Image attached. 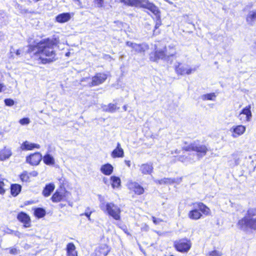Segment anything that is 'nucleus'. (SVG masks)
Listing matches in <instances>:
<instances>
[{"label":"nucleus","instance_id":"obj_14","mask_svg":"<svg viewBox=\"0 0 256 256\" xmlns=\"http://www.w3.org/2000/svg\"><path fill=\"white\" fill-rule=\"evenodd\" d=\"M128 186L130 190H133L137 194H141L144 192V188L136 182H130Z\"/></svg>","mask_w":256,"mask_h":256},{"label":"nucleus","instance_id":"obj_43","mask_svg":"<svg viewBox=\"0 0 256 256\" xmlns=\"http://www.w3.org/2000/svg\"><path fill=\"white\" fill-rule=\"evenodd\" d=\"M4 103L8 106H12L14 105V101L12 99L6 98L4 100Z\"/></svg>","mask_w":256,"mask_h":256},{"label":"nucleus","instance_id":"obj_32","mask_svg":"<svg viewBox=\"0 0 256 256\" xmlns=\"http://www.w3.org/2000/svg\"><path fill=\"white\" fill-rule=\"evenodd\" d=\"M21 186L18 184L11 185V194L13 196H16L21 190Z\"/></svg>","mask_w":256,"mask_h":256},{"label":"nucleus","instance_id":"obj_29","mask_svg":"<svg viewBox=\"0 0 256 256\" xmlns=\"http://www.w3.org/2000/svg\"><path fill=\"white\" fill-rule=\"evenodd\" d=\"M102 108L104 111L110 112H114L119 109V108L117 107L116 105L114 104H110L108 106H102Z\"/></svg>","mask_w":256,"mask_h":256},{"label":"nucleus","instance_id":"obj_54","mask_svg":"<svg viewBox=\"0 0 256 256\" xmlns=\"http://www.w3.org/2000/svg\"><path fill=\"white\" fill-rule=\"evenodd\" d=\"M238 164H239V160H238V159L236 160H235V164L236 165H238Z\"/></svg>","mask_w":256,"mask_h":256},{"label":"nucleus","instance_id":"obj_21","mask_svg":"<svg viewBox=\"0 0 256 256\" xmlns=\"http://www.w3.org/2000/svg\"><path fill=\"white\" fill-rule=\"evenodd\" d=\"M188 216L191 220H198L202 218V214L199 212L198 208H195L194 209L189 212Z\"/></svg>","mask_w":256,"mask_h":256},{"label":"nucleus","instance_id":"obj_2","mask_svg":"<svg viewBox=\"0 0 256 256\" xmlns=\"http://www.w3.org/2000/svg\"><path fill=\"white\" fill-rule=\"evenodd\" d=\"M120 1L129 6L147 8L156 16L158 20H160V12L158 8L148 0H120Z\"/></svg>","mask_w":256,"mask_h":256},{"label":"nucleus","instance_id":"obj_55","mask_svg":"<svg viewBox=\"0 0 256 256\" xmlns=\"http://www.w3.org/2000/svg\"><path fill=\"white\" fill-rule=\"evenodd\" d=\"M123 109L124 111H126L127 110V106L126 105H124L123 106Z\"/></svg>","mask_w":256,"mask_h":256},{"label":"nucleus","instance_id":"obj_3","mask_svg":"<svg viewBox=\"0 0 256 256\" xmlns=\"http://www.w3.org/2000/svg\"><path fill=\"white\" fill-rule=\"evenodd\" d=\"M182 148L186 152H194L195 153L191 154L195 162L205 156L208 151L207 146L199 141H194L188 146H184Z\"/></svg>","mask_w":256,"mask_h":256},{"label":"nucleus","instance_id":"obj_47","mask_svg":"<svg viewBox=\"0 0 256 256\" xmlns=\"http://www.w3.org/2000/svg\"><path fill=\"white\" fill-rule=\"evenodd\" d=\"M152 220H153L154 223L156 224H158L160 223V222H162V220H160V218L157 219L154 216L152 217Z\"/></svg>","mask_w":256,"mask_h":256},{"label":"nucleus","instance_id":"obj_35","mask_svg":"<svg viewBox=\"0 0 256 256\" xmlns=\"http://www.w3.org/2000/svg\"><path fill=\"white\" fill-rule=\"evenodd\" d=\"M216 97V95L214 93H210V94H207L202 95L201 96V98L203 100H214Z\"/></svg>","mask_w":256,"mask_h":256},{"label":"nucleus","instance_id":"obj_42","mask_svg":"<svg viewBox=\"0 0 256 256\" xmlns=\"http://www.w3.org/2000/svg\"><path fill=\"white\" fill-rule=\"evenodd\" d=\"M30 122L28 118H23L20 120V123L22 125L28 124Z\"/></svg>","mask_w":256,"mask_h":256},{"label":"nucleus","instance_id":"obj_22","mask_svg":"<svg viewBox=\"0 0 256 256\" xmlns=\"http://www.w3.org/2000/svg\"><path fill=\"white\" fill-rule=\"evenodd\" d=\"M55 188V186L53 183H50L46 185L42 191V194L45 197H48L54 191Z\"/></svg>","mask_w":256,"mask_h":256},{"label":"nucleus","instance_id":"obj_53","mask_svg":"<svg viewBox=\"0 0 256 256\" xmlns=\"http://www.w3.org/2000/svg\"><path fill=\"white\" fill-rule=\"evenodd\" d=\"M4 87V86L2 84H0V92H1L2 90V88Z\"/></svg>","mask_w":256,"mask_h":256},{"label":"nucleus","instance_id":"obj_37","mask_svg":"<svg viewBox=\"0 0 256 256\" xmlns=\"http://www.w3.org/2000/svg\"><path fill=\"white\" fill-rule=\"evenodd\" d=\"M256 216V208H251L248 210L247 216L245 217L252 218V216Z\"/></svg>","mask_w":256,"mask_h":256},{"label":"nucleus","instance_id":"obj_36","mask_svg":"<svg viewBox=\"0 0 256 256\" xmlns=\"http://www.w3.org/2000/svg\"><path fill=\"white\" fill-rule=\"evenodd\" d=\"M156 183L159 184H172L174 182V180L170 178H164L160 180H156Z\"/></svg>","mask_w":256,"mask_h":256},{"label":"nucleus","instance_id":"obj_38","mask_svg":"<svg viewBox=\"0 0 256 256\" xmlns=\"http://www.w3.org/2000/svg\"><path fill=\"white\" fill-rule=\"evenodd\" d=\"M30 176L27 172H24L20 176V178L22 181L24 182H27L28 181Z\"/></svg>","mask_w":256,"mask_h":256},{"label":"nucleus","instance_id":"obj_9","mask_svg":"<svg viewBox=\"0 0 256 256\" xmlns=\"http://www.w3.org/2000/svg\"><path fill=\"white\" fill-rule=\"evenodd\" d=\"M107 78V75L104 73H98L92 78L91 82L88 83L90 86H98L103 83Z\"/></svg>","mask_w":256,"mask_h":256},{"label":"nucleus","instance_id":"obj_12","mask_svg":"<svg viewBox=\"0 0 256 256\" xmlns=\"http://www.w3.org/2000/svg\"><path fill=\"white\" fill-rule=\"evenodd\" d=\"M42 159V154L39 152H36L27 156L26 158V161L31 165L36 166L39 164Z\"/></svg>","mask_w":256,"mask_h":256},{"label":"nucleus","instance_id":"obj_15","mask_svg":"<svg viewBox=\"0 0 256 256\" xmlns=\"http://www.w3.org/2000/svg\"><path fill=\"white\" fill-rule=\"evenodd\" d=\"M113 158H123L124 156V151L122 148L120 142H118L116 148H114L110 154Z\"/></svg>","mask_w":256,"mask_h":256},{"label":"nucleus","instance_id":"obj_26","mask_svg":"<svg viewBox=\"0 0 256 256\" xmlns=\"http://www.w3.org/2000/svg\"><path fill=\"white\" fill-rule=\"evenodd\" d=\"M178 160L186 164L192 163L195 162L191 154H189L188 156H179L178 157Z\"/></svg>","mask_w":256,"mask_h":256},{"label":"nucleus","instance_id":"obj_52","mask_svg":"<svg viewBox=\"0 0 256 256\" xmlns=\"http://www.w3.org/2000/svg\"><path fill=\"white\" fill-rule=\"evenodd\" d=\"M4 37V34L2 32L0 31V40H1Z\"/></svg>","mask_w":256,"mask_h":256},{"label":"nucleus","instance_id":"obj_39","mask_svg":"<svg viewBox=\"0 0 256 256\" xmlns=\"http://www.w3.org/2000/svg\"><path fill=\"white\" fill-rule=\"evenodd\" d=\"M5 182H8V181L4 179H2V180H0V194H4L5 192Z\"/></svg>","mask_w":256,"mask_h":256},{"label":"nucleus","instance_id":"obj_7","mask_svg":"<svg viewBox=\"0 0 256 256\" xmlns=\"http://www.w3.org/2000/svg\"><path fill=\"white\" fill-rule=\"evenodd\" d=\"M191 242L187 239H182L174 242V246L177 250L182 252H187L191 248Z\"/></svg>","mask_w":256,"mask_h":256},{"label":"nucleus","instance_id":"obj_44","mask_svg":"<svg viewBox=\"0 0 256 256\" xmlns=\"http://www.w3.org/2000/svg\"><path fill=\"white\" fill-rule=\"evenodd\" d=\"M98 7L101 8L104 4V0H94Z\"/></svg>","mask_w":256,"mask_h":256},{"label":"nucleus","instance_id":"obj_41","mask_svg":"<svg viewBox=\"0 0 256 256\" xmlns=\"http://www.w3.org/2000/svg\"><path fill=\"white\" fill-rule=\"evenodd\" d=\"M222 254L220 252L216 250H214L208 253L207 256H221Z\"/></svg>","mask_w":256,"mask_h":256},{"label":"nucleus","instance_id":"obj_40","mask_svg":"<svg viewBox=\"0 0 256 256\" xmlns=\"http://www.w3.org/2000/svg\"><path fill=\"white\" fill-rule=\"evenodd\" d=\"M90 208H87L85 210V212L84 214H80V216H85L87 217V218H88V220H91L90 215L92 213V212L90 211Z\"/></svg>","mask_w":256,"mask_h":256},{"label":"nucleus","instance_id":"obj_28","mask_svg":"<svg viewBox=\"0 0 256 256\" xmlns=\"http://www.w3.org/2000/svg\"><path fill=\"white\" fill-rule=\"evenodd\" d=\"M63 198V194L58 190H56L52 196L51 199L54 202H58L62 201Z\"/></svg>","mask_w":256,"mask_h":256},{"label":"nucleus","instance_id":"obj_57","mask_svg":"<svg viewBox=\"0 0 256 256\" xmlns=\"http://www.w3.org/2000/svg\"><path fill=\"white\" fill-rule=\"evenodd\" d=\"M0 15H2L3 16H2V18H4V16H5V14L3 13L2 12V11H0Z\"/></svg>","mask_w":256,"mask_h":256},{"label":"nucleus","instance_id":"obj_24","mask_svg":"<svg viewBox=\"0 0 256 256\" xmlns=\"http://www.w3.org/2000/svg\"><path fill=\"white\" fill-rule=\"evenodd\" d=\"M195 208H198L204 214L208 215L210 214V209L202 202L196 203Z\"/></svg>","mask_w":256,"mask_h":256},{"label":"nucleus","instance_id":"obj_5","mask_svg":"<svg viewBox=\"0 0 256 256\" xmlns=\"http://www.w3.org/2000/svg\"><path fill=\"white\" fill-rule=\"evenodd\" d=\"M169 48L172 50V52H168L166 48L164 50H156L154 54H150V60L153 62H156L158 60H163L166 57L173 56L176 54L175 50L173 46H170Z\"/></svg>","mask_w":256,"mask_h":256},{"label":"nucleus","instance_id":"obj_25","mask_svg":"<svg viewBox=\"0 0 256 256\" xmlns=\"http://www.w3.org/2000/svg\"><path fill=\"white\" fill-rule=\"evenodd\" d=\"M67 254L68 256H78L76 250V246L72 243H69L67 245Z\"/></svg>","mask_w":256,"mask_h":256},{"label":"nucleus","instance_id":"obj_49","mask_svg":"<svg viewBox=\"0 0 256 256\" xmlns=\"http://www.w3.org/2000/svg\"><path fill=\"white\" fill-rule=\"evenodd\" d=\"M126 164L128 166L130 167V160H125L124 161Z\"/></svg>","mask_w":256,"mask_h":256},{"label":"nucleus","instance_id":"obj_59","mask_svg":"<svg viewBox=\"0 0 256 256\" xmlns=\"http://www.w3.org/2000/svg\"><path fill=\"white\" fill-rule=\"evenodd\" d=\"M74 2H78V3H80V0H73Z\"/></svg>","mask_w":256,"mask_h":256},{"label":"nucleus","instance_id":"obj_34","mask_svg":"<svg viewBox=\"0 0 256 256\" xmlns=\"http://www.w3.org/2000/svg\"><path fill=\"white\" fill-rule=\"evenodd\" d=\"M34 215L38 218H42L46 215V211L42 208H36L34 210Z\"/></svg>","mask_w":256,"mask_h":256},{"label":"nucleus","instance_id":"obj_45","mask_svg":"<svg viewBox=\"0 0 256 256\" xmlns=\"http://www.w3.org/2000/svg\"><path fill=\"white\" fill-rule=\"evenodd\" d=\"M8 250L10 254H17V249L15 248H10Z\"/></svg>","mask_w":256,"mask_h":256},{"label":"nucleus","instance_id":"obj_1","mask_svg":"<svg viewBox=\"0 0 256 256\" xmlns=\"http://www.w3.org/2000/svg\"><path fill=\"white\" fill-rule=\"evenodd\" d=\"M56 44V40L44 39L36 45H30L27 52H34L38 57L42 64H49L56 60V53L54 50V46Z\"/></svg>","mask_w":256,"mask_h":256},{"label":"nucleus","instance_id":"obj_31","mask_svg":"<svg viewBox=\"0 0 256 256\" xmlns=\"http://www.w3.org/2000/svg\"><path fill=\"white\" fill-rule=\"evenodd\" d=\"M112 181V186L113 188H118L120 186L121 180L120 179L116 176H112L110 177Z\"/></svg>","mask_w":256,"mask_h":256},{"label":"nucleus","instance_id":"obj_8","mask_svg":"<svg viewBox=\"0 0 256 256\" xmlns=\"http://www.w3.org/2000/svg\"><path fill=\"white\" fill-rule=\"evenodd\" d=\"M196 69L197 67L190 68L188 66H182L180 62H178V65L175 66L176 74L180 75L190 74L196 71Z\"/></svg>","mask_w":256,"mask_h":256},{"label":"nucleus","instance_id":"obj_10","mask_svg":"<svg viewBox=\"0 0 256 256\" xmlns=\"http://www.w3.org/2000/svg\"><path fill=\"white\" fill-rule=\"evenodd\" d=\"M246 130V127L242 125L234 126L230 129L232 136L234 138L242 135L245 132Z\"/></svg>","mask_w":256,"mask_h":256},{"label":"nucleus","instance_id":"obj_46","mask_svg":"<svg viewBox=\"0 0 256 256\" xmlns=\"http://www.w3.org/2000/svg\"><path fill=\"white\" fill-rule=\"evenodd\" d=\"M12 234L14 236H15L19 238H20L22 237V234L20 232H19L18 231H13L12 232Z\"/></svg>","mask_w":256,"mask_h":256},{"label":"nucleus","instance_id":"obj_50","mask_svg":"<svg viewBox=\"0 0 256 256\" xmlns=\"http://www.w3.org/2000/svg\"><path fill=\"white\" fill-rule=\"evenodd\" d=\"M160 25V24L159 22H157L156 24V26H155V28L156 29L158 28Z\"/></svg>","mask_w":256,"mask_h":256},{"label":"nucleus","instance_id":"obj_13","mask_svg":"<svg viewBox=\"0 0 256 256\" xmlns=\"http://www.w3.org/2000/svg\"><path fill=\"white\" fill-rule=\"evenodd\" d=\"M18 220L24 224V228H28L30 226V216L25 212H20L17 216Z\"/></svg>","mask_w":256,"mask_h":256},{"label":"nucleus","instance_id":"obj_30","mask_svg":"<svg viewBox=\"0 0 256 256\" xmlns=\"http://www.w3.org/2000/svg\"><path fill=\"white\" fill-rule=\"evenodd\" d=\"M110 250L108 246L105 244H101L98 247V252L103 256H106L110 252Z\"/></svg>","mask_w":256,"mask_h":256},{"label":"nucleus","instance_id":"obj_18","mask_svg":"<svg viewBox=\"0 0 256 256\" xmlns=\"http://www.w3.org/2000/svg\"><path fill=\"white\" fill-rule=\"evenodd\" d=\"M34 148H40V146L38 144L31 143L28 141H25L20 146V149L22 150H32Z\"/></svg>","mask_w":256,"mask_h":256},{"label":"nucleus","instance_id":"obj_23","mask_svg":"<svg viewBox=\"0 0 256 256\" xmlns=\"http://www.w3.org/2000/svg\"><path fill=\"white\" fill-rule=\"evenodd\" d=\"M251 106L250 105H248V106H246L242 110L240 113L239 114V117L242 114H244L246 116V120L247 122H250L251 120L252 114L251 112Z\"/></svg>","mask_w":256,"mask_h":256},{"label":"nucleus","instance_id":"obj_4","mask_svg":"<svg viewBox=\"0 0 256 256\" xmlns=\"http://www.w3.org/2000/svg\"><path fill=\"white\" fill-rule=\"evenodd\" d=\"M100 208L105 213L111 216L116 220L120 219L121 210L120 208L113 202H106L101 201Z\"/></svg>","mask_w":256,"mask_h":256},{"label":"nucleus","instance_id":"obj_11","mask_svg":"<svg viewBox=\"0 0 256 256\" xmlns=\"http://www.w3.org/2000/svg\"><path fill=\"white\" fill-rule=\"evenodd\" d=\"M126 44L127 46L132 48L133 50L137 53L144 52L148 48V46L144 44H137L131 42H127Z\"/></svg>","mask_w":256,"mask_h":256},{"label":"nucleus","instance_id":"obj_20","mask_svg":"<svg viewBox=\"0 0 256 256\" xmlns=\"http://www.w3.org/2000/svg\"><path fill=\"white\" fill-rule=\"evenodd\" d=\"M100 172L106 176L110 175L114 170V167L110 164H104L100 167Z\"/></svg>","mask_w":256,"mask_h":256},{"label":"nucleus","instance_id":"obj_58","mask_svg":"<svg viewBox=\"0 0 256 256\" xmlns=\"http://www.w3.org/2000/svg\"><path fill=\"white\" fill-rule=\"evenodd\" d=\"M174 153H175V154H179V153H180V151H179V150H175V151H174Z\"/></svg>","mask_w":256,"mask_h":256},{"label":"nucleus","instance_id":"obj_51","mask_svg":"<svg viewBox=\"0 0 256 256\" xmlns=\"http://www.w3.org/2000/svg\"><path fill=\"white\" fill-rule=\"evenodd\" d=\"M21 53V50H18L16 52V54L17 56H20Z\"/></svg>","mask_w":256,"mask_h":256},{"label":"nucleus","instance_id":"obj_33","mask_svg":"<svg viewBox=\"0 0 256 256\" xmlns=\"http://www.w3.org/2000/svg\"><path fill=\"white\" fill-rule=\"evenodd\" d=\"M43 161L47 165H52L54 164V159L50 154H46L43 158Z\"/></svg>","mask_w":256,"mask_h":256},{"label":"nucleus","instance_id":"obj_17","mask_svg":"<svg viewBox=\"0 0 256 256\" xmlns=\"http://www.w3.org/2000/svg\"><path fill=\"white\" fill-rule=\"evenodd\" d=\"M140 170L144 174H150L153 171L152 164L146 163L139 166Z\"/></svg>","mask_w":256,"mask_h":256},{"label":"nucleus","instance_id":"obj_27","mask_svg":"<svg viewBox=\"0 0 256 256\" xmlns=\"http://www.w3.org/2000/svg\"><path fill=\"white\" fill-rule=\"evenodd\" d=\"M246 20L249 24L252 25L256 21V11L250 12L247 15Z\"/></svg>","mask_w":256,"mask_h":256},{"label":"nucleus","instance_id":"obj_56","mask_svg":"<svg viewBox=\"0 0 256 256\" xmlns=\"http://www.w3.org/2000/svg\"><path fill=\"white\" fill-rule=\"evenodd\" d=\"M107 180H107V178H103V180H104V182L105 184H106V183H107Z\"/></svg>","mask_w":256,"mask_h":256},{"label":"nucleus","instance_id":"obj_6","mask_svg":"<svg viewBox=\"0 0 256 256\" xmlns=\"http://www.w3.org/2000/svg\"><path fill=\"white\" fill-rule=\"evenodd\" d=\"M238 226L244 230H246L248 228L255 230L256 229V217L255 218L244 217L238 222Z\"/></svg>","mask_w":256,"mask_h":256},{"label":"nucleus","instance_id":"obj_16","mask_svg":"<svg viewBox=\"0 0 256 256\" xmlns=\"http://www.w3.org/2000/svg\"><path fill=\"white\" fill-rule=\"evenodd\" d=\"M72 16L73 14H71L68 12L62 13L58 14L56 17V20L59 23H64L69 21Z\"/></svg>","mask_w":256,"mask_h":256},{"label":"nucleus","instance_id":"obj_19","mask_svg":"<svg viewBox=\"0 0 256 256\" xmlns=\"http://www.w3.org/2000/svg\"><path fill=\"white\" fill-rule=\"evenodd\" d=\"M12 155V152L10 148L4 147L0 150V161H4L8 159Z\"/></svg>","mask_w":256,"mask_h":256},{"label":"nucleus","instance_id":"obj_48","mask_svg":"<svg viewBox=\"0 0 256 256\" xmlns=\"http://www.w3.org/2000/svg\"><path fill=\"white\" fill-rule=\"evenodd\" d=\"M29 174V176H38V173L36 171H33L30 173H28Z\"/></svg>","mask_w":256,"mask_h":256}]
</instances>
